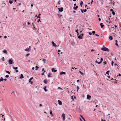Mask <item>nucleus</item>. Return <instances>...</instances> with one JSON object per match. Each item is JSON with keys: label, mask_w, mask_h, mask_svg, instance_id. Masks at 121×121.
Segmentation results:
<instances>
[{"label": "nucleus", "mask_w": 121, "mask_h": 121, "mask_svg": "<svg viewBox=\"0 0 121 121\" xmlns=\"http://www.w3.org/2000/svg\"><path fill=\"white\" fill-rule=\"evenodd\" d=\"M84 34H79L78 35H77L78 38L79 39H82V36H83Z\"/></svg>", "instance_id": "obj_1"}, {"label": "nucleus", "mask_w": 121, "mask_h": 121, "mask_svg": "<svg viewBox=\"0 0 121 121\" xmlns=\"http://www.w3.org/2000/svg\"><path fill=\"white\" fill-rule=\"evenodd\" d=\"M101 50L102 51H109V49L108 48L104 47L103 48H102L101 49Z\"/></svg>", "instance_id": "obj_2"}, {"label": "nucleus", "mask_w": 121, "mask_h": 121, "mask_svg": "<svg viewBox=\"0 0 121 121\" xmlns=\"http://www.w3.org/2000/svg\"><path fill=\"white\" fill-rule=\"evenodd\" d=\"M61 117L63 118V121L65 120V115L64 114H62Z\"/></svg>", "instance_id": "obj_3"}, {"label": "nucleus", "mask_w": 121, "mask_h": 121, "mask_svg": "<svg viewBox=\"0 0 121 121\" xmlns=\"http://www.w3.org/2000/svg\"><path fill=\"white\" fill-rule=\"evenodd\" d=\"M31 47L30 46L29 47V48H27L25 49V51H30L31 50Z\"/></svg>", "instance_id": "obj_4"}, {"label": "nucleus", "mask_w": 121, "mask_h": 121, "mask_svg": "<svg viewBox=\"0 0 121 121\" xmlns=\"http://www.w3.org/2000/svg\"><path fill=\"white\" fill-rule=\"evenodd\" d=\"M80 116L81 117V118L80 117L79 119L81 121H83L82 120V118L83 120L84 121H86L84 118L81 115H80Z\"/></svg>", "instance_id": "obj_5"}, {"label": "nucleus", "mask_w": 121, "mask_h": 121, "mask_svg": "<svg viewBox=\"0 0 121 121\" xmlns=\"http://www.w3.org/2000/svg\"><path fill=\"white\" fill-rule=\"evenodd\" d=\"M13 61L11 59H9V63L10 64H12L13 63Z\"/></svg>", "instance_id": "obj_6"}, {"label": "nucleus", "mask_w": 121, "mask_h": 121, "mask_svg": "<svg viewBox=\"0 0 121 121\" xmlns=\"http://www.w3.org/2000/svg\"><path fill=\"white\" fill-rule=\"evenodd\" d=\"M91 96L90 95H87V99H88L89 100H90L91 99Z\"/></svg>", "instance_id": "obj_7"}, {"label": "nucleus", "mask_w": 121, "mask_h": 121, "mask_svg": "<svg viewBox=\"0 0 121 121\" xmlns=\"http://www.w3.org/2000/svg\"><path fill=\"white\" fill-rule=\"evenodd\" d=\"M54 68H52V72H53L54 73H55L57 71V70L55 69Z\"/></svg>", "instance_id": "obj_8"}, {"label": "nucleus", "mask_w": 121, "mask_h": 121, "mask_svg": "<svg viewBox=\"0 0 121 121\" xmlns=\"http://www.w3.org/2000/svg\"><path fill=\"white\" fill-rule=\"evenodd\" d=\"M59 9V11L60 12H62L63 11V8L61 7L59 9Z\"/></svg>", "instance_id": "obj_9"}, {"label": "nucleus", "mask_w": 121, "mask_h": 121, "mask_svg": "<svg viewBox=\"0 0 121 121\" xmlns=\"http://www.w3.org/2000/svg\"><path fill=\"white\" fill-rule=\"evenodd\" d=\"M59 104L60 105H61L62 104V102L60 101L59 100H58Z\"/></svg>", "instance_id": "obj_10"}, {"label": "nucleus", "mask_w": 121, "mask_h": 121, "mask_svg": "<svg viewBox=\"0 0 121 121\" xmlns=\"http://www.w3.org/2000/svg\"><path fill=\"white\" fill-rule=\"evenodd\" d=\"M66 74V73L65 72H64L63 71H62L61 72H60V75H62L63 74Z\"/></svg>", "instance_id": "obj_11"}, {"label": "nucleus", "mask_w": 121, "mask_h": 121, "mask_svg": "<svg viewBox=\"0 0 121 121\" xmlns=\"http://www.w3.org/2000/svg\"><path fill=\"white\" fill-rule=\"evenodd\" d=\"M78 6H76V7H73V9L74 10H76L78 8Z\"/></svg>", "instance_id": "obj_12"}, {"label": "nucleus", "mask_w": 121, "mask_h": 121, "mask_svg": "<svg viewBox=\"0 0 121 121\" xmlns=\"http://www.w3.org/2000/svg\"><path fill=\"white\" fill-rule=\"evenodd\" d=\"M52 43L53 45V46L54 47H56V44L54 43V42H52Z\"/></svg>", "instance_id": "obj_13"}, {"label": "nucleus", "mask_w": 121, "mask_h": 121, "mask_svg": "<svg viewBox=\"0 0 121 121\" xmlns=\"http://www.w3.org/2000/svg\"><path fill=\"white\" fill-rule=\"evenodd\" d=\"M101 28H102L104 26V25H103V23H101L100 24Z\"/></svg>", "instance_id": "obj_14"}, {"label": "nucleus", "mask_w": 121, "mask_h": 121, "mask_svg": "<svg viewBox=\"0 0 121 121\" xmlns=\"http://www.w3.org/2000/svg\"><path fill=\"white\" fill-rule=\"evenodd\" d=\"M20 78H23L24 77L23 75L22 74H21V76L19 77Z\"/></svg>", "instance_id": "obj_15"}, {"label": "nucleus", "mask_w": 121, "mask_h": 121, "mask_svg": "<svg viewBox=\"0 0 121 121\" xmlns=\"http://www.w3.org/2000/svg\"><path fill=\"white\" fill-rule=\"evenodd\" d=\"M47 87L46 86H45L44 87V90L46 92L47 91V90L46 89Z\"/></svg>", "instance_id": "obj_16"}, {"label": "nucleus", "mask_w": 121, "mask_h": 121, "mask_svg": "<svg viewBox=\"0 0 121 121\" xmlns=\"http://www.w3.org/2000/svg\"><path fill=\"white\" fill-rule=\"evenodd\" d=\"M3 52L4 53L7 54V51L6 50H4L3 51Z\"/></svg>", "instance_id": "obj_17"}, {"label": "nucleus", "mask_w": 121, "mask_h": 121, "mask_svg": "<svg viewBox=\"0 0 121 121\" xmlns=\"http://www.w3.org/2000/svg\"><path fill=\"white\" fill-rule=\"evenodd\" d=\"M48 81L46 79H45L44 80V82L45 84H46L47 83Z\"/></svg>", "instance_id": "obj_18"}, {"label": "nucleus", "mask_w": 121, "mask_h": 121, "mask_svg": "<svg viewBox=\"0 0 121 121\" xmlns=\"http://www.w3.org/2000/svg\"><path fill=\"white\" fill-rule=\"evenodd\" d=\"M29 82L31 84H33V81H31V80L30 79L29 80Z\"/></svg>", "instance_id": "obj_19"}, {"label": "nucleus", "mask_w": 121, "mask_h": 121, "mask_svg": "<svg viewBox=\"0 0 121 121\" xmlns=\"http://www.w3.org/2000/svg\"><path fill=\"white\" fill-rule=\"evenodd\" d=\"M69 116L71 117V118H69L68 121H70L71 120V119H72V117H71V116L70 115H69Z\"/></svg>", "instance_id": "obj_20"}, {"label": "nucleus", "mask_w": 121, "mask_h": 121, "mask_svg": "<svg viewBox=\"0 0 121 121\" xmlns=\"http://www.w3.org/2000/svg\"><path fill=\"white\" fill-rule=\"evenodd\" d=\"M109 39H110L111 40H112V36H109Z\"/></svg>", "instance_id": "obj_21"}, {"label": "nucleus", "mask_w": 121, "mask_h": 121, "mask_svg": "<svg viewBox=\"0 0 121 121\" xmlns=\"http://www.w3.org/2000/svg\"><path fill=\"white\" fill-rule=\"evenodd\" d=\"M13 68L14 69L17 70L18 69L17 67H15L14 66L13 67Z\"/></svg>", "instance_id": "obj_22"}, {"label": "nucleus", "mask_w": 121, "mask_h": 121, "mask_svg": "<svg viewBox=\"0 0 121 121\" xmlns=\"http://www.w3.org/2000/svg\"><path fill=\"white\" fill-rule=\"evenodd\" d=\"M83 4V2L82 1L81 2L80 4V6L81 7H82V5Z\"/></svg>", "instance_id": "obj_23"}, {"label": "nucleus", "mask_w": 121, "mask_h": 121, "mask_svg": "<svg viewBox=\"0 0 121 121\" xmlns=\"http://www.w3.org/2000/svg\"><path fill=\"white\" fill-rule=\"evenodd\" d=\"M4 80L3 79V78L2 77H1L0 78V82L2 81H3Z\"/></svg>", "instance_id": "obj_24"}, {"label": "nucleus", "mask_w": 121, "mask_h": 121, "mask_svg": "<svg viewBox=\"0 0 121 121\" xmlns=\"http://www.w3.org/2000/svg\"><path fill=\"white\" fill-rule=\"evenodd\" d=\"M50 114L52 115V117L53 116V114L52 110H51L50 112Z\"/></svg>", "instance_id": "obj_25"}, {"label": "nucleus", "mask_w": 121, "mask_h": 121, "mask_svg": "<svg viewBox=\"0 0 121 121\" xmlns=\"http://www.w3.org/2000/svg\"><path fill=\"white\" fill-rule=\"evenodd\" d=\"M78 29H77V30H76L75 31L76 32H77V35H79V33H78Z\"/></svg>", "instance_id": "obj_26"}, {"label": "nucleus", "mask_w": 121, "mask_h": 121, "mask_svg": "<svg viewBox=\"0 0 121 121\" xmlns=\"http://www.w3.org/2000/svg\"><path fill=\"white\" fill-rule=\"evenodd\" d=\"M111 62V65L113 66L114 62L113 61H112Z\"/></svg>", "instance_id": "obj_27"}, {"label": "nucleus", "mask_w": 121, "mask_h": 121, "mask_svg": "<svg viewBox=\"0 0 121 121\" xmlns=\"http://www.w3.org/2000/svg\"><path fill=\"white\" fill-rule=\"evenodd\" d=\"M43 62H44V63H45V62L46 61V59H43Z\"/></svg>", "instance_id": "obj_28"}, {"label": "nucleus", "mask_w": 121, "mask_h": 121, "mask_svg": "<svg viewBox=\"0 0 121 121\" xmlns=\"http://www.w3.org/2000/svg\"><path fill=\"white\" fill-rule=\"evenodd\" d=\"M9 2L10 4H11L12 3H13V1L11 0H9Z\"/></svg>", "instance_id": "obj_29"}, {"label": "nucleus", "mask_w": 121, "mask_h": 121, "mask_svg": "<svg viewBox=\"0 0 121 121\" xmlns=\"http://www.w3.org/2000/svg\"><path fill=\"white\" fill-rule=\"evenodd\" d=\"M51 74L50 73H49L48 75V77H51Z\"/></svg>", "instance_id": "obj_30"}, {"label": "nucleus", "mask_w": 121, "mask_h": 121, "mask_svg": "<svg viewBox=\"0 0 121 121\" xmlns=\"http://www.w3.org/2000/svg\"><path fill=\"white\" fill-rule=\"evenodd\" d=\"M109 71H108L106 72V74H107L108 75H109Z\"/></svg>", "instance_id": "obj_31"}, {"label": "nucleus", "mask_w": 121, "mask_h": 121, "mask_svg": "<svg viewBox=\"0 0 121 121\" xmlns=\"http://www.w3.org/2000/svg\"><path fill=\"white\" fill-rule=\"evenodd\" d=\"M6 72L8 73L9 74H10V72L9 71H6Z\"/></svg>", "instance_id": "obj_32"}, {"label": "nucleus", "mask_w": 121, "mask_h": 121, "mask_svg": "<svg viewBox=\"0 0 121 121\" xmlns=\"http://www.w3.org/2000/svg\"><path fill=\"white\" fill-rule=\"evenodd\" d=\"M60 0H59V1L58 2V4H59V5L60 4Z\"/></svg>", "instance_id": "obj_33"}, {"label": "nucleus", "mask_w": 121, "mask_h": 121, "mask_svg": "<svg viewBox=\"0 0 121 121\" xmlns=\"http://www.w3.org/2000/svg\"><path fill=\"white\" fill-rule=\"evenodd\" d=\"M30 55V54L29 53H28L26 55V57H27L29 55Z\"/></svg>", "instance_id": "obj_34"}, {"label": "nucleus", "mask_w": 121, "mask_h": 121, "mask_svg": "<svg viewBox=\"0 0 121 121\" xmlns=\"http://www.w3.org/2000/svg\"><path fill=\"white\" fill-rule=\"evenodd\" d=\"M92 33L93 35H94L95 33V31H92Z\"/></svg>", "instance_id": "obj_35"}, {"label": "nucleus", "mask_w": 121, "mask_h": 121, "mask_svg": "<svg viewBox=\"0 0 121 121\" xmlns=\"http://www.w3.org/2000/svg\"><path fill=\"white\" fill-rule=\"evenodd\" d=\"M79 73H81V75H82V74H83V73H82L80 71H79Z\"/></svg>", "instance_id": "obj_36"}, {"label": "nucleus", "mask_w": 121, "mask_h": 121, "mask_svg": "<svg viewBox=\"0 0 121 121\" xmlns=\"http://www.w3.org/2000/svg\"><path fill=\"white\" fill-rule=\"evenodd\" d=\"M71 44L72 45H74V42H72L71 43Z\"/></svg>", "instance_id": "obj_37"}, {"label": "nucleus", "mask_w": 121, "mask_h": 121, "mask_svg": "<svg viewBox=\"0 0 121 121\" xmlns=\"http://www.w3.org/2000/svg\"><path fill=\"white\" fill-rule=\"evenodd\" d=\"M9 77V76L8 75H6L5 76V77L6 78H8Z\"/></svg>", "instance_id": "obj_38"}, {"label": "nucleus", "mask_w": 121, "mask_h": 121, "mask_svg": "<svg viewBox=\"0 0 121 121\" xmlns=\"http://www.w3.org/2000/svg\"><path fill=\"white\" fill-rule=\"evenodd\" d=\"M88 33L90 35H91L92 34V33L91 32H89Z\"/></svg>", "instance_id": "obj_39"}, {"label": "nucleus", "mask_w": 121, "mask_h": 121, "mask_svg": "<svg viewBox=\"0 0 121 121\" xmlns=\"http://www.w3.org/2000/svg\"><path fill=\"white\" fill-rule=\"evenodd\" d=\"M103 59L102 58H101L100 59V61H101V62L103 61Z\"/></svg>", "instance_id": "obj_40"}, {"label": "nucleus", "mask_w": 121, "mask_h": 121, "mask_svg": "<svg viewBox=\"0 0 121 121\" xmlns=\"http://www.w3.org/2000/svg\"><path fill=\"white\" fill-rule=\"evenodd\" d=\"M112 14L113 15H114L115 14V12L113 11L112 12Z\"/></svg>", "instance_id": "obj_41"}, {"label": "nucleus", "mask_w": 121, "mask_h": 121, "mask_svg": "<svg viewBox=\"0 0 121 121\" xmlns=\"http://www.w3.org/2000/svg\"><path fill=\"white\" fill-rule=\"evenodd\" d=\"M4 57H2V58H1L2 60L3 61H4Z\"/></svg>", "instance_id": "obj_42"}, {"label": "nucleus", "mask_w": 121, "mask_h": 121, "mask_svg": "<svg viewBox=\"0 0 121 121\" xmlns=\"http://www.w3.org/2000/svg\"><path fill=\"white\" fill-rule=\"evenodd\" d=\"M77 89L78 90L79 89V87L78 86H77Z\"/></svg>", "instance_id": "obj_43"}, {"label": "nucleus", "mask_w": 121, "mask_h": 121, "mask_svg": "<svg viewBox=\"0 0 121 121\" xmlns=\"http://www.w3.org/2000/svg\"><path fill=\"white\" fill-rule=\"evenodd\" d=\"M40 18V16H37V18Z\"/></svg>", "instance_id": "obj_44"}, {"label": "nucleus", "mask_w": 121, "mask_h": 121, "mask_svg": "<svg viewBox=\"0 0 121 121\" xmlns=\"http://www.w3.org/2000/svg\"><path fill=\"white\" fill-rule=\"evenodd\" d=\"M101 63V61L98 62L97 63L98 64H100Z\"/></svg>", "instance_id": "obj_45"}, {"label": "nucleus", "mask_w": 121, "mask_h": 121, "mask_svg": "<svg viewBox=\"0 0 121 121\" xmlns=\"http://www.w3.org/2000/svg\"><path fill=\"white\" fill-rule=\"evenodd\" d=\"M81 10L82 13H83L84 11L82 9H81Z\"/></svg>", "instance_id": "obj_46"}, {"label": "nucleus", "mask_w": 121, "mask_h": 121, "mask_svg": "<svg viewBox=\"0 0 121 121\" xmlns=\"http://www.w3.org/2000/svg\"><path fill=\"white\" fill-rule=\"evenodd\" d=\"M23 26H26V23H25L23 24Z\"/></svg>", "instance_id": "obj_47"}, {"label": "nucleus", "mask_w": 121, "mask_h": 121, "mask_svg": "<svg viewBox=\"0 0 121 121\" xmlns=\"http://www.w3.org/2000/svg\"><path fill=\"white\" fill-rule=\"evenodd\" d=\"M87 11V10L86 9H85L83 11L84 12H86V11Z\"/></svg>", "instance_id": "obj_48"}, {"label": "nucleus", "mask_w": 121, "mask_h": 121, "mask_svg": "<svg viewBox=\"0 0 121 121\" xmlns=\"http://www.w3.org/2000/svg\"><path fill=\"white\" fill-rule=\"evenodd\" d=\"M95 35L97 37H99V35H98L97 34H95Z\"/></svg>", "instance_id": "obj_49"}, {"label": "nucleus", "mask_w": 121, "mask_h": 121, "mask_svg": "<svg viewBox=\"0 0 121 121\" xmlns=\"http://www.w3.org/2000/svg\"><path fill=\"white\" fill-rule=\"evenodd\" d=\"M35 67L37 68V69H38L39 68V67H38V66H36Z\"/></svg>", "instance_id": "obj_50"}, {"label": "nucleus", "mask_w": 121, "mask_h": 121, "mask_svg": "<svg viewBox=\"0 0 121 121\" xmlns=\"http://www.w3.org/2000/svg\"><path fill=\"white\" fill-rule=\"evenodd\" d=\"M104 63L105 64H106V61L105 62H104Z\"/></svg>", "instance_id": "obj_51"}, {"label": "nucleus", "mask_w": 121, "mask_h": 121, "mask_svg": "<svg viewBox=\"0 0 121 121\" xmlns=\"http://www.w3.org/2000/svg\"><path fill=\"white\" fill-rule=\"evenodd\" d=\"M58 89H60L61 90H62V89L60 87H59L58 88Z\"/></svg>", "instance_id": "obj_52"}, {"label": "nucleus", "mask_w": 121, "mask_h": 121, "mask_svg": "<svg viewBox=\"0 0 121 121\" xmlns=\"http://www.w3.org/2000/svg\"><path fill=\"white\" fill-rule=\"evenodd\" d=\"M60 52V50H58V52Z\"/></svg>", "instance_id": "obj_53"}, {"label": "nucleus", "mask_w": 121, "mask_h": 121, "mask_svg": "<svg viewBox=\"0 0 121 121\" xmlns=\"http://www.w3.org/2000/svg\"><path fill=\"white\" fill-rule=\"evenodd\" d=\"M110 10L111 11H113V9H111Z\"/></svg>", "instance_id": "obj_54"}, {"label": "nucleus", "mask_w": 121, "mask_h": 121, "mask_svg": "<svg viewBox=\"0 0 121 121\" xmlns=\"http://www.w3.org/2000/svg\"><path fill=\"white\" fill-rule=\"evenodd\" d=\"M7 36H5L4 37V38L5 39H6L7 38Z\"/></svg>", "instance_id": "obj_55"}, {"label": "nucleus", "mask_w": 121, "mask_h": 121, "mask_svg": "<svg viewBox=\"0 0 121 121\" xmlns=\"http://www.w3.org/2000/svg\"><path fill=\"white\" fill-rule=\"evenodd\" d=\"M41 74L42 75H44V74L43 73H42Z\"/></svg>", "instance_id": "obj_56"}, {"label": "nucleus", "mask_w": 121, "mask_h": 121, "mask_svg": "<svg viewBox=\"0 0 121 121\" xmlns=\"http://www.w3.org/2000/svg\"><path fill=\"white\" fill-rule=\"evenodd\" d=\"M40 19H39L38 20V22H40Z\"/></svg>", "instance_id": "obj_57"}, {"label": "nucleus", "mask_w": 121, "mask_h": 121, "mask_svg": "<svg viewBox=\"0 0 121 121\" xmlns=\"http://www.w3.org/2000/svg\"><path fill=\"white\" fill-rule=\"evenodd\" d=\"M115 45H116V46H118V44H117V43H116Z\"/></svg>", "instance_id": "obj_58"}, {"label": "nucleus", "mask_w": 121, "mask_h": 121, "mask_svg": "<svg viewBox=\"0 0 121 121\" xmlns=\"http://www.w3.org/2000/svg\"><path fill=\"white\" fill-rule=\"evenodd\" d=\"M114 26L115 27V29H116V28H117V26L116 25H115Z\"/></svg>", "instance_id": "obj_59"}, {"label": "nucleus", "mask_w": 121, "mask_h": 121, "mask_svg": "<svg viewBox=\"0 0 121 121\" xmlns=\"http://www.w3.org/2000/svg\"><path fill=\"white\" fill-rule=\"evenodd\" d=\"M33 77H31L30 79L31 80H32V79H33Z\"/></svg>", "instance_id": "obj_60"}, {"label": "nucleus", "mask_w": 121, "mask_h": 121, "mask_svg": "<svg viewBox=\"0 0 121 121\" xmlns=\"http://www.w3.org/2000/svg\"><path fill=\"white\" fill-rule=\"evenodd\" d=\"M94 51V50L92 49V50H91V52H93V51Z\"/></svg>", "instance_id": "obj_61"}, {"label": "nucleus", "mask_w": 121, "mask_h": 121, "mask_svg": "<svg viewBox=\"0 0 121 121\" xmlns=\"http://www.w3.org/2000/svg\"><path fill=\"white\" fill-rule=\"evenodd\" d=\"M5 81H6L7 80V79L6 78L3 79Z\"/></svg>", "instance_id": "obj_62"}, {"label": "nucleus", "mask_w": 121, "mask_h": 121, "mask_svg": "<svg viewBox=\"0 0 121 121\" xmlns=\"http://www.w3.org/2000/svg\"><path fill=\"white\" fill-rule=\"evenodd\" d=\"M32 70H33L35 69V68L34 67H33L32 68Z\"/></svg>", "instance_id": "obj_63"}, {"label": "nucleus", "mask_w": 121, "mask_h": 121, "mask_svg": "<svg viewBox=\"0 0 121 121\" xmlns=\"http://www.w3.org/2000/svg\"><path fill=\"white\" fill-rule=\"evenodd\" d=\"M16 73H17L18 72V70H16Z\"/></svg>", "instance_id": "obj_64"}]
</instances>
